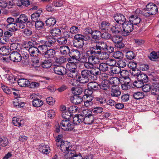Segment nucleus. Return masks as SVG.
Masks as SVG:
<instances>
[{
	"label": "nucleus",
	"mask_w": 159,
	"mask_h": 159,
	"mask_svg": "<svg viewBox=\"0 0 159 159\" xmlns=\"http://www.w3.org/2000/svg\"><path fill=\"white\" fill-rule=\"evenodd\" d=\"M91 110H85L83 111V122L85 124L91 125L94 121L95 118Z\"/></svg>",
	"instance_id": "nucleus-3"
},
{
	"label": "nucleus",
	"mask_w": 159,
	"mask_h": 159,
	"mask_svg": "<svg viewBox=\"0 0 159 159\" xmlns=\"http://www.w3.org/2000/svg\"><path fill=\"white\" fill-rule=\"evenodd\" d=\"M151 86V93L152 94L156 95V93L159 90V82H154L152 83Z\"/></svg>",
	"instance_id": "nucleus-36"
},
{
	"label": "nucleus",
	"mask_w": 159,
	"mask_h": 159,
	"mask_svg": "<svg viewBox=\"0 0 159 159\" xmlns=\"http://www.w3.org/2000/svg\"><path fill=\"white\" fill-rule=\"evenodd\" d=\"M109 69L111 73L114 74L119 73L121 70L118 66L116 65L113 67H110Z\"/></svg>",
	"instance_id": "nucleus-49"
},
{
	"label": "nucleus",
	"mask_w": 159,
	"mask_h": 159,
	"mask_svg": "<svg viewBox=\"0 0 159 159\" xmlns=\"http://www.w3.org/2000/svg\"><path fill=\"white\" fill-rule=\"evenodd\" d=\"M10 59L14 62H19L22 59V56L19 52L13 51L9 56Z\"/></svg>",
	"instance_id": "nucleus-10"
},
{
	"label": "nucleus",
	"mask_w": 159,
	"mask_h": 159,
	"mask_svg": "<svg viewBox=\"0 0 159 159\" xmlns=\"http://www.w3.org/2000/svg\"><path fill=\"white\" fill-rule=\"evenodd\" d=\"M52 60L51 59L45 60L42 62L41 65L42 67L48 68L52 66Z\"/></svg>",
	"instance_id": "nucleus-44"
},
{
	"label": "nucleus",
	"mask_w": 159,
	"mask_h": 159,
	"mask_svg": "<svg viewBox=\"0 0 159 159\" xmlns=\"http://www.w3.org/2000/svg\"><path fill=\"white\" fill-rule=\"evenodd\" d=\"M98 47L101 50L105 51V48L107 47V44L106 43L104 42H99L98 43H96Z\"/></svg>",
	"instance_id": "nucleus-59"
},
{
	"label": "nucleus",
	"mask_w": 159,
	"mask_h": 159,
	"mask_svg": "<svg viewBox=\"0 0 159 159\" xmlns=\"http://www.w3.org/2000/svg\"><path fill=\"white\" fill-rule=\"evenodd\" d=\"M56 39L52 36L47 37L46 40L44 41V44L46 47H50L54 45L56 42Z\"/></svg>",
	"instance_id": "nucleus-19"
},
{
	"label": "nucleus",
	"mask_w": 159,
	"mask_h": 159,
	"mask_svg": "<svg viewBox=\"0 0 159 159\" xmlns=\"http://www.w3.org/2000/svg\"><path fill=\"white\" fill-rule=\"evenodd\" d=\"M138 80L142 82L143 83H147L148 80V77L145 74L141 72V73L137 77Z\"/></svg>",
	"instance_id": "nucleus-30"
},
{
	"label": "nucleus",
	"mask_w": 159,
	"mask_h": 159,
	"mask_svg": "<svg viewBox=\"0 0 159 159\" xmlns=\"http://www.w3.org/2000/svg\"><path fill=\"white\" fill-rule=\"evenodd\" d=\"M112 36L111 34L110 33L107 32H105L102 33L101 38H102L103 39L107 40L111 39Z\"/></svg>",
	"instance_id": "nucleus-58"
},
{
	"label": "nucleus",
	"mask_w": 159,
	"mask_h": 159,
	"mask_svg": "<svg viewBox=\"0 0 159 159\" xmlns=\"http://www.w3.org/2000/svg\"><path fill=\"white\" fill-rule=\"evenodd\" d=\"M83 92L82 89L81 87H77L74 89L73 91V93L75 95L81 96V94Z\"/></svg>",
	"instance_id": "nucleus-62"
},
{
	"label": "nucleus",
	"mask_w": 159,
	"mask_h": 159,
	"mask_svg": "<svg viewBox=\"0 0 159 159\" xmlns=\"http://www.w3.org/2000/svg\"><path fill=\"white\" fill-rule=\"evenodd\" d=\"M18 85L21 87H25L28 86L30 82L27 79L22 78L19 79L17 80Z\"/></svg>",
	"instance_id": "nucleus-35"
},
{
	"label": "nucleus",
	"mask_w": 159,
	"mask_h": 159,
	"mask_svg": "<svg viewBox=\"0 0 159 159\" xmlns=\"http://www.w3.org/2000/svg\"><path fill=\"white\" fill-rule=\"evenodd\" d=\"M88 62H86L84 64V67L87 69H91L93 67L94 65L97 64L98 61L87 56Z\"/></svg>",
	"instance_id": "nucleus-9"
},
{
	"label": "nucleus",
	"mask_w": 159,
	"mask_h": 159,
	"mask_svg": "<svg viewBox=\"0 0 159 159\" xmlns=\"http://www.w3.org/2000/svg\"><path fill=\"white\" fill-rule=\"evenodd\" d=\"M129 22L132 24V25H138V26L140 27L139 24L141 21V18L138 16H135L131 15L129 18Z\"/></svg>",
	"instance_id": "nucleus-12"
},
{
	"label": "nucleus",
	"mask_w": 159,
	"mask_h": 159,
	"mask_svg": "<svg viewBox=\"0 0 159 159\" xmlns=\"http://www.w3.org/2000/svg\"><path fill=\"white\" fill-rule=\"evenodd\" d=\"M52 37H57L61 34V30L58 27H55L49 31Z\"/></svg>",
	"instance_id": "nucleus-29"
},
{
	"label": "nucleus",
	"mask_w": 159,
	"mask_h": 159,
	"mask_svg": "<svg viewBox=\"0 0 159 159\" xmlns=\"http://www.w3.org/2000/svg\"><path fill=\"white\" fill-rule=\"evenodd\" d=\"M66 61V59L63 56L56 57L55 59V61L53 63L54 65L56 66H60L62 64Z\"/></svg>",
	"instance_id": "nucleus-23"
},
{
	"label": "nucleus",
	"mask_w": 159,
	"mask_h": 159,
	"mask_svg": "<svg viewBox=\"0 0 159 159\" xmlns=\"http://www.w3.org/2000/svg\"><path fill=\"white\" fill-rule=\"evenodd\" d=\"M28 51L31 57H36L37 53H41L37 47H30Z\"/></svg>",
	"instance_id": "nucleus-32"
},
{
	"label": "nucleus",
	"mask_w": 159,
	"mask_h": 159,
	"mask_svg": "<svg viewBox=\"0 0 159 159\" xmlns=\"http://www.w3.org/2000/svg\"><path fill=\"white\" fill-rule=\"evenodd\" d=\"M111 26V24L109 22L103 21L101 22L100 25L99 26V28L102 30L107 32L110 29Z\"/></svg>",
	"instance_id": "nucleus-22"
},
{
	"label": "nucleus",
	"mask_w": 159,
	"mask_h": 159,
	"mask_svg": "<svg viewBox=\"0 0 159 159\" xmlns=\"http://www.w3.org/2000/svg\"><path fill=\"white\" fill-rule=\"evenodd\" d=\"M83 117L82 113L77 116H75L73 118V122L75 124L78 125L83 122Z\"/></svg>",
	"instance_id": "nucleus-40"
},
{
	"label": "nucleus",
	"mask_w": 159,
	"mask_h": 159,
	"mask_svg": "<svg viewBox=\"0 0 159 159\" xmlns=\"http://www.w3.org/2000/svg\"><path fill=\"white\" fill-rule=\"evenodd\" d=\"M28 17L25 14H21L16 19V21L19 27L21 29L25 28L26 22L28 21Z\"/></svg>",
	"instance_id": "nucleus-6"
},
{
	"label": "nucleus",
	"mask_w": 159,
	"mask_h": 159,
	"mask_svg": "<svg viewBox=\"0 0 159 159\" xmlns=\"http://www.w3.org/2000/svg\"><path fill=\"white\" fill-rule=\"evenodd\" d=\"M70 154L68 156L70 159H82V157L81 153L76 152L74 150L70 152Z\"/></svg>",
	"instance_id": "nucleus-25"
},
{
	"label": "nucleus",
	"mask_w": 159,
	"mask_h": 159,
	"mask_svg": "<svg viewBox=\"0 0 159 159\" xmlns=\"http://www.w3.org/2000/svg\"><path fill=\"white\" fill-rule=\"evenodd\" d=\"M82 96L75 95H74L70 98V100L72 103L77 105L79 104L82 102L83 99L82 98Z\"/></svg>",
	"instance_id": "nucleus-24"
},
{
	"label": "nucleus",
	"mask_w": 159,
	"mask_h": 159,
	"mask_svg": "<svg viewBox=\"0 0 159 159\" xmlns=\"http://www.w3.org/2000/svg\"><path fill=\"white\" fill-rule=\"evenodd\" d=\"M149 59L152 61H156L159 59V52L152 51L150 53V56H148Z\"/></svg>",
	"instance_id": "nucleus-43"
},
{
	"label": "nucleus",
	"mask_w": 159,
	"mask_h": 159,
	"mask_svg": "<svg viewBox=\"0 0 159 159\" xmlns=\"http://www.w3.org/2000/svg\"><path fill=\"white\" fill-rule=\"evenodd\" d=\"M93 98V97L92 96H90V98H89V99L87 98L86 101L84 102V106L86 107L92 106L93 104V102L92 101Z\"/></svg>",
	"instance_id": "nucleus-57"
},
{
	"label": "nucleus",
	"mask_w": 159,
	"mask_h": 159,
	"mask_svg": "<svg viewBox=\"0 0 159 159\" xmlns=\"http://www.w3.org/2000/svg\"><path fill=\"white\" fill-rule=\"evenodd\" d=\"M98 67L99 71H101L103 72H106L109 69L107 63H100Z\"/></svg>",
	"instance_id": "nucleus-41"
},
{
	"label": "nucleus",
	"mask_w": 159,
	"mask_h": 159,
	"mask_svg": "<svg viewBox=\"0 0 159 159\" xmlns=\"http://www.w3.org/2000/svg\"><path fill=\"white\" fill-rule=\"evenodd\" d=\"M6 78L9 81V84H13L16 83L17 81V79L12 75L7 74L6 75Z\"/></svg>",
	"instance_id": "nucleus-45"
},
{
	"label": "nucleus",
	"mask_w": 159,
	"mask_h": 159,
	"mask_svg": "<svg viewBox=\"0 0 159 159\" xmlns=\"http://www.w3.org/2000/svg\"><path fill=\"white\" fill-rule=\"evenodd\" d=\"M124 83L121 84V88L123 90H127L130 88V86L129 85L130 80L128 81L126 80H123Z\"/></svg>",
	"instance_id": "nucleus-61"
},
{
	"label": "nucleus",
	"mask_w": 159,
	"mask_h": 159,
	"mask_svg": "<svg viewBox=\"0 0 159 159\" xmlns=\"http://www.w3.org/2000/svg\"><path fill=\"white\" fill-rule=\"evenodd\" d=\"M45 22L48 27H52L56 24V20L54 17H51L48 19Z\"/></svg>",
	"instance_id": "nucleus-34"
},
{
	"label": "nucleus",
	"mask_w": 159,
	"mask_h": 159,
	"mask_svg": "<svg viewBox=\"0 0 159 159\" xmlns=\"http://www.w3.org/2000/svg\"><path fill=\"white\" fill-rule=\"evenodd\" d=\"M43 54L44 57L47 58H53L55 55L56 52L55 50L52 49H50L47 50Z\"/></svg>",
	"instance_id": "nucleus-26"
},
{
	"label": "nucleus",
	"mask_w": 159,
	"mask_h": 159,
	"mask_svg": "<svg viewBox=\"0 0 159 159\" xmlns=\"http://www.w3.org/2000/svg\"><path fill=\"white\" fill-rule=\"evenodd\" d=\"M67 110L72 115L73 113L77 112L78 108L76 106H71L67 107Z\"/></svg>",
	"instance_id": "nucleus-50"
},
{
	"label": "nucleus",
	"mask_w": 159,
	"mask_h": 159,
	"mask_svg": "<svg viewBox=\"0 0 159 159\" xmlns=\"http://www.w3.org/2000/svg\"><path fill=\"white\" fill-rule=\"evenodd\" d=\"M61 129L65 131H70L73 128V125L70 121L68 120H63L60 123Z\"/></svg>",
	"instance_id": "nucleus-7"
},
{
	"label": "nucleus",
	"mask_w": 159,
	"mask_h": 159,
	"mask_svg": "<svg viewBox=\"0 0 159 159\" xmlns=\"http://www.w3.org/2000/svg\"><path fill=\"white\" fill-rule=\"evenodd\" d=\"M44 25V23L40 20L35 22V26L38 30H40L43 28Z\"/></svg>",
	"instance_id": "nucleus-51"
},
{
	"label": "nucleus",
	"mask_w": 159,
	"mask_h": 159,
	"mask_svg": "<svg viewBox=\"0 0 159 159\" xmlns=\"http://www.w3.org/2000/svg\"><path fill=\"white\" fill-rule=\"evenodd\" d=\"M113 57L116 59H120L123 57V54L120 51H116L113 53Z\"/></svg>",
	"instance_id": "nucleus-63"
},
{
	"label": "nucleus",
	"mask_w": 159,
	"mask_h": 159,
	"mask_svg": "<svg viewBox=\"0 0 159 159\" xmlns=\"http://www.w3.org/2000/svg\"><path fill=\"white\" fill-rule=\"evenodd\" d=\"M102 51L96 44L92 45L89 47V50L87 51L86 56H89L94 59L98 60V55Z\"/></svg>",
	"instance_id": "nucleus-2"
},
{
	"label": "nucleus",
	"mask_w": 159,
	"mask_h": 159,
	"mask_svg": "<svg viewBox=\"0 0 159 159\" xmlns=\"http://www.w3.org/2000/svg\"><path fill=\"white\" fill-rule=\"evenodd\" d=\"M77 67H73L70 66L68 69V70L66 72V74L68 76L71 78H75L77 76V71L76 70Z\"/></svg>",
	"instance_id": "nucleus-17"
},
{
	"label": "nucleus",
	"mask_w": 159,
	"mask_h": 159,
	"mask_svg": "<svg viewBox=\"0 0 159 159\" xmlns=\"http://www.w3.org/2000/svg\"><path fill=\"white\" fill-rule=\"evenodd\" d=\"M102 33L99 31L94 30L93 31L91 34V37L95 40H99L101 38Z\"/></svg>",
	"instance_id": "nucleus-39"
},
{
	"label": "nucleus",
	"mask_w": 159,
	"mask_h": 159,
	"mask_svg": "<svg viewBox=\"0 0 159 159\" xmlns=\"http://www.w3.org/2000/svg\"><path fill=\"white\" fill-rule=\"evenodd\" d=\"M69 56L70 57L76 58V61H79L80 58L81 54L80 51L77 49L71 48Z\"/></svg>",
	"instance_id": "nucleus-11"
},
{
	"label": "nucleus",
	"mask_w": 159,
	"mask_h": 159,
	"mask_svg": "<svg viewBox=\"0 0 159 159\" xmlns=\"http://www.w3.org/2000/svg\"><path fill=\"white\" fill-rule=\"evenodd\" d=\"M12 122L15 126L20 127L22 126L23 125L24 120H23L20 119V118L15 117L13 118Z\"/></svg>",
	"instance_id": "nucleus-31"
},
{
	"label": "nucleus",
	"mask_w": 159,
	"mask_h": 159,
	"mask_svg": "<svg viewBox=\"0 0 159 159\" xmlns=\"http://www.w3.org/2000/svg\"><path fill=\"white\" fill-rule=\"evenodd\" d=\"M56 144L57 147H59V148L62 152L64 153L67 152L68 156L70 154V152L72 150H71V147L70 143L67 141H62L61 143H56Z\"/></svg>",
	"instance_id": "nucleus-5"
},
{
	"label": "nucleus",
	"mask_w": 159,
	"mask_h": 159,
	"mask_svg": "<svg viewBox=\"0 0 159 159\" xmlns=\"http://www.w3.org/2000/svg\"><path fill=\"white\" fill-rule=\"evenodd\" d=\"M7 30L11 32H14L18 30L17 27H19L16 22L10 24L5 25Z\"/></svg>",
	"instance_id": "nucleus-20"
},
{
	"label": "nucleus",
	"mask_w": 159,
	"mask_h": 159,
	"mask_svg": "<svg viewBox=\"0 0 159 159\" xmlns=\"http://www.w3.org/2000/svg\"><path fill=\"white\" fill-rule=\"evenodd\" d=\"M126 61L125 59H122L118 60L117 62V65L120 68H124L127 65Z\"/></svg>",
	"instance_id": "nucleus-56"
},
{
	"label": "nucleus",
	"mask_w": 159,
	"mask_h": 159,
	"mask_svg": "<svg viewBox=\"0 0 159 159\" xmlns=\"http://www.w3.org/2000/svg\"><path fill=\"white\" fill-rule=\"evenodd\" d=\"M109 55L106 52H101L100 54L98 55V58L101 60H105L109 58Z\"/></svg>",
	"instance_id": "nucleus-54"
},
{
	"label": "nucleus",
	"mask_w": 159,
	"mask_h": 159,
	"mask_svg": "<svg viewBox=\"0 0 159 159\" xmlns=\"http://www.w3.org/2000/svg\"><path fill=\"white\" fill-rule=\"evenodd\" d=\"M70 49L68 46L62 45L59 48V50L61 54L63 56L69 55Z\"/></svg>",
	"instance_id": "nucleus-21"
},
{
	"label": "nucleus",
	"mask_w": 159,
	"mask_h": 159,
	"mask_svg": "<svg viewBox=\"0 0 159 159\" xmlns=\"http://www.w3.org/2000/svg\"><path fill=\"white\" fill-rule=\"evenodd\" d=\"M2 89L3 91L6 94H10L11 93L12 91L16 90L14 88H9L8 87L4 85L2 86Z\"/></svg>",
	"instance_id": "nucleus-60"
},
{
	"label": "nucleus",
	"mask_w": 159,
	"mask_h": 159,
	"mask_svg": "<svg viewBox=\"0 0 159 159\" xmlns=\"http://www.w3.org/2000/svg\"><path fill=\"white\" fill-rule=\"evenodd\" d=\"M11 49L9 46H4L0 48V54L3 56H6L10 54Z\"/></svg>",
	"instance_id": "nucleus-28"
},
{
	"label": "nucleus",
	"mask_w": 159,
	"mask_h": 159,
	"mask_svg": "<svg viewBox=\"0 0 159 159\" xmlns=\"http://www.w3.org/2000/svg\"><path fill=\"white\" fill-rule=\"evenodd\" d=\"M111 30L113 34H117L121 33L122 34V28L119 25H116L115 26L111 27Z\"/></svg>",
	"instance_id": "nucleus-37"
},
{
	"label": "nucleus",
	"mask_w": 159,
	"mask_h": 159,
	"mask_svg": "<svg viewBox=\"0 0 159 159\" xmlns=\"http://www.w3.org/2000/svg\"><path fill=\"white\" fill-rule=\"evenodd\" d=\"M73 45L77 48H83L84 45V40H74Z\"/></svg>",
	"instance_id": "nucleus-48"
},
{
	"label": "nucleus",
	"mask_w": 159,
	"mask_h": 159,
	"mask_svg": "<svg viewBox=\"0 0 159 159\" xmlns=\"http://www.w3.org/2000/svg\"><path fill=\"white\" fill-rule=\"evenodd\" d=\"M66 70L65 67L61 66H56L54 68L55 74L61 75H63L66 74Z\"/></svg>",
	"instance_id": "nucleus-18"
},
{
	"label": "nucleus",
	"mask_w": 159,
	"mask_h": 159,
	"mask_svg": "<svg viewBox=\"0 0 159 159\" xmlns=\"http://www.w3.org/2000/svg\"><path fill=\"white\" fill-rule=\"evenodd\" d=\"M145 10L149 12L151 15H156L158 11V8L156 5L152 3H149L148 4Z\"/></svg>",
	"instance_id": "nucleus-8"
},
{
	"label": "nucleus",
	"mask_w": 159,
	"mask_h": 159,
	"mask_svg": "<svg viewBox=\"0 0 159 159\" xmlns=\"http://www.w3.org/2000/svg\"><path fill=\"white\" fill-rule=\"evenodd\" d=\"M9 143V141L7 137H0V146L5 147L7 146Z\"/></svg>",
	"instance_id": "nucleus-42"
},
{
	"label": "nucleus",
	"mask_w": 159,
	"mask_h": 159,
	"mask_svg": "<svg viewBox=\"0 0 159 159\" xmlns=\"http://www.w3.org/2000/svg\"><path fill=\"white\" fill-rule=\"evenodd\" d=\"M121 27L122 35L124 36L128 35L134 30V26L128 21L122 23Z\"/></svg>",
	"instance_id": "nucleus-4"
},
{
	"label": "nucleus",
	"mask_w": 159,
	"mask_h": 159,
	"mask_svg": "<svg viewBox=\"0 0 159 159\" xmlns=\"http://www.w3.org/2000/svg\"><path fill=\"white\" fill-rule=\"evenodd\" d=\"M41 9L38 10L36 12L32 14L31 15V19L34 22L40 20V14L42 12Z\"/></svg>",
	"instance_id": "nucleus-27"
},
{
	"label": "nucleus",
	"mask_w": 159,
	"mask_h": 159,
	"mask_svg": "<svg viewBox=\"0 0 159 159\" xmlns=\"http://www.w3.org/2000/svg\"><path fill=\"white\" fill-rule=\"evenodd\" d=\"M115 21L118 23L121 24L126 21L125 16L120 13L117 14L114 16Z\"/></svg>",
	"instance_id": "nucleus-15"
},
{
	"label": "nucleus",
	"mask_w": 159,
	"mask_h": 159,
	"mask_svg": "<svg viewBox=\"0 0 159 159\" xmlns=\"http://www.w3.org/2000/svg\"><path fill=\"white\" fill-rule=\"evenodd\" d=\"M58 43L59 45H64L67 42V39L66 37H61L57 38L56 40Z\"/></svg>",
	"instance_id": "nucleus-53"
},
{
	"label": "nucleus",
	"mask_w": 159,
	"mask_h": 159,
	"mask_svg": "<svg viewBox=\"0 0 159 159\" xmlns=\"http://www.w3.org/2000/svg\"><path fill=\"white\" fill-rule=\"evenodd\" d=\"M133 96L135 99L139 100L143 98L144 95L143 92H138L134 93Z\"/></svg>",
	"instance_id": "nucleus-46"
},
{
	"label": "nucleus",
	"mask_w": 159,
	"mask_h": 159,
	"mask_svg": "<svg viewBox=\"0 0 159 159\" xmlns=\"http://www.w3.org/2000/svg\"><path fill=\"white\" fill-rule=\"evenodd\" d=\"M99 70L98 67H96L94 66L93 67L89 70V73L90 75V78L92 79L96 80L97 77L96 76L99 74Z\"/></svg>",
	"instance_id": "nucleus-14"
},
{
	"label": "nucleus",
	"mask_w": 159,
	"mask_h": 159,
	"mask_svg": "<svg viewBox=\"0 0 159 159\" xmlns=\"http://www.w3.org/2000/svg\"><path fill=\"white\" fill-rule=\"evenodd\" d=\"M88 87L93 91H97L100 89V85L96 82L93 81L88 84Z\"/></svg>",
	"instance_id": "nucleus-16"
},
{
	"label": "nucleus",
	"mask_w": 159,
	"mask_h": 159,
	"mask_svg": "<svg viewBox=\"0 0 159 159\" xmlns=\"http://www.w3.org/2000/svg\"><path fill=\"white\" fill-rule=\"evenodd\" d=\"M67 60L70 66H73L74 67H77L76 64L79 61H76V58L70 57L68 58Z\"/></svg>",
	"instance_id": "nucleus-47"
},
{
	"label": "nucleus",
	"mask_w": 159,
	"mask_h": 159,
	"mask_svg": "<svg viewBox=\"0 0 159 159\" xmlns=\"http://www.w3.org/2000/svg\"><path fill=\"white\" fill-rule=\"evenodd\" d=\"M120 82L119 79L117 77H110L108 80H103L102 82L100 89L105 91L109 90L111 86L116 85Z\"/></svg>",
	"instance_id": "nucleus-1"
},
{
	"label": "nucleus",
	"mask_w": 159,
	"mask_h": 159,
	"mask_svg": "<svg viewBox=\"0 0 159 159\" xmlns=\"http://www.w3.org/2000/svg\"><path fill=\"white\" fill-rule=\"evenodd\" d=\"M111 40L115 44L118 42H120V41H122L123 40V38L121 36L119 35H115L112 36L111 39Z\"/></svg>",
	"instance_id": "nucleus-55"
},
{
	"label": "nucleus",
	"mask_w": 159,
	"mask_h": 159,
	"mask_svg": "<svg viewBox=\"0 0 159 159\" xmlns=\"http://www.w3.org/2000/svg\"><path fill=\"white\" fill-rule=\"evenodd\" d=\"M95 99L100 104H103L106 102V99L102 96L96 98Z\"/></svg>",
	"instance_id": "nucleus-64"
},
{
	"label": "nucleus",
	"mask_w": 159,
	"mask_h": 159,
	"mask_svg": "<svg viewBox=\"0 0 159 159\" xmlns=\"http://www.w3.org/2000/svg\"><path fill=\"white\" fill-rule=\"evenodd\" d=\"M79 75L83 77L84 78H86L89 79V78H90L89 73V70H82L81 72L80 75Z\"/></svg>",
	"instance_id": "nucleus-52"
},
{
	"label": "nucleus",
	"mask_w": 159,
	"mask_h": 159,
	"mask_svg": "<svg viewBox=\"0 0 159 159\" xmlns=\"http://www.w3.org/2000/svg\"><path fill=\"white\" fill-rule=\"evenodd\" d=\"M111 93L112 97H117L121 94L120 88L116 85H113L111 88Z\"/></svg>",
	"instance_id": "nucleus-13"
},
{
	"label": "nucleus",
	"mask_w": 159,
	"mask_h": 159,
	"mask_svg": "<svg viewBox=\"0 0 159 159\" xmlns=\"http://www.w3.org/2000/svg\"><path fill=\"white\" fill-rule=\"evenodd\" d=\"M119 73L122 80H126L128 81L130 80V79L128 76L129 72L127 70H123L121 71L120 70Z\"/></svg>",
	"instance_id": "nucleus-33"
},
{
	"label": "nucleus",
	"mask_w": 159,
	"mask_h": 159,
	"mask_svg": "<svg viewBox=\"0 0 159 159\" xmlns=\"http://www.w3.org/2000/svg\"><path fill=\"white\" fill-rule=\"evenodd\" d=\"M32 104L34 107H39L43 104V102L41 99L35 97L32 101Z\"/></svg>",
	"instance_id": "nucleus-38"
}]
</instances>
